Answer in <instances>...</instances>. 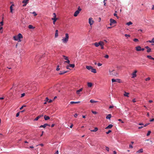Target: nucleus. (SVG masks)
I'll list each match as a JSON object with an SVG mask.
<instances>
[{
  "mask_svg": "<svg viewBox=\"0 0 154 154\" xmlns=\"http://www.w3.org/2000/svg\"><path fill=\"white\" fill-rule=\"evenodd\" d=\"M80 103V101H78V102H74V101H71L70 102V103L71 104H72L74 103Z\"/></svg>",
  "mask_w": 154,
  "mask_h": 154,
  "instance_id": "obj_23",
  "label": "nucleus"
},
{
  "mask_svg": "<svg viewBox=\"0 0 154 154\" xmlns=\"http://www.w3.org/2000/svg\"><path fill=\"white\" fill-rule=\"evenodd\" d=\"M129 94V93H128L125 92V93L124 94V95L125 96H126V97H129V96H128Z\"/></svg>",
  "mask_w": 154,
  "mask_h": 154,
  "instance_id": "obj_24",
  "label": "nucleus"
},
{
  "mask_svg": "<svg viewBox=\"0 0 154 154\" xmlns=\"http://www.w3.org/2000/svg\"><path fill=\"white\" fill-rule=\"evenodd\" d=\"M151 133V131H149L148 132V133L146 134V136H149L150 134Z\"/></svg>",
  "mask_w": 154,
  "mask_h": 154,
  "instance_id": "obj_35",
  "label": "nucleus"
},
{
  "mask_svg": "<svg viewBox=\"0 0 154 154\" xmlns=\"http://www.w3.org/2000/svg\"><path fill=\"white\" fill-rule=\"evenodd\" d=\"M25 106V105H23V106H22V107H21L20 108V110L22 109H23V107H24V106Z\"/></svg>",
  "mask_w": 154,
  "mask_h": 154,
  "instance_id": "obj_60",
  "label": "nucleus"
},
{
  "mask_svg": "<svg viewBox=\"0 0 154 154\" xmlns=\"http://www.w3.org/2000/svg\"><path fill=\"white\" fill-rule=\"evenodd\" d=\"M98 102L97 101H94V100H93L92 99H91L90 100V102L91 103H96V102Z\"/></svg>",
  "mask_w": 154,
  "mask_h": 154,
  "instance_id": "obj_30",
  "label": "nucleus"
},
{
  "mask_svg": "<svg viewBox=\"0 0 154 154\" xmlns=\"http://www.w3.org/2000/svg\"><path fill=\"white\" fill-rule=\"evenodd\" d=\"M112 82H118L119 83L121 82V80L119 79H112Z\"/></svg>",
  "mask_w": 154,
  "mask_h": 154,
  "instance_id": "obj_8",
  "label": "nucleus"
},
{
  "mask_svg": "<svg viewBox=\"0 0 154 154\" xmlns=\"http://www.w3.org/2000/svg\"><path fill=\"white\" fill-rule=\"evenodd\" d=\"M10 11L11 13L13 12V7L12 6H11L10 7Z\"/></svg>",
  "mask_w": 154,
  "mask_h": 154,
  "instance_id": "obj_37",
  "label": "nucleus"
},
{
  "mask_svg": "<svg viewBox=\"0 0 154 154\" xmlns=\"http://www.w3.org/2000/svg\"><path fill=\"white\" fill-rule=\"evenodd\" d=\"M104 57L106 58H108L109 57V56L108 55H106Z\"/></svg>",
  "mask_w": 154,
  "mask_h": 154,
  "instance_id": "obj_45",
  "label": "nucleus"
},
{
  "mask_svg": "<svg viewBox=\"0 0 154 154\" xmlns=\"http://www.w3.org/2000/svg\"><path fill=\"white\" fill-rule=\"evenodd\" d=\"M147 57L149 59L152 60H154V58L152 57L150 55H147Z\"/></svg>",
  "mask_w": 154,
  "mask_h": 154,
  "instance_id": "obj_25",
  "label": "nucleus"
},
{
  "mask_svg": "<svg viewBox=\"0 0 154 154\" xmlns=\"http://www.w3.org/2000/svg\"><path fill=\"white\" fill-rule=\"evenodd\" d=\"M51 19L53 20V23L55 24V23L57 20V18H52Z\"/></svg>",
  "mask_w": 154,
  "mask_h": 154,
  "instance_id": "obj_20",
  "label": "nucleus"
},
{
  "mask_svg": "<svg viewBox=\"0 0 154 154\" xmlns=\"http://www.w3.org/2000/svg\"><path fill=\"white\" fill-rule=\"evenodd\" d=\"M67 71H63V72H60L59 73V75H63L66 73Z\"/></svg>",
  "mask_w": 154,
  "mask_h": 154,
  "instance_id": "obj_22",
  "label": "nucleus"
},
{
  "mask_svg": "<svg viewBox=\"0 0 154 154\" xmlns=\"http://www.w3.org/2000/svg\"><path fill=\"white\" fill-rule=\"evenodd\" d=\"M132 101L134 103H135L136 102V101L135 100V99H134L133 100H132Z\"/></svg>",
  "mask_w": 154,
  "mask_h": 154,
  "instance_id": "obj_58",
  "label": "nucleus"
},
{
  "mask_svg": "<svg viewBox=\"0 0 154 154\" xmlns=\"http://www.w3.org/2000/svg\"><path fill=\"white\" fill-rule=\"evenodd\" d=\"M25 95V93H23L21 94V97H24Z\"/></svg>",
  "mask_w": 154,
  "mask_h": 154,
  "instance_id": "obj_50",
  "label": "nucleus"
},
{
  "mask_svg": "<svg viewBox=\"0 0 154 154\" xmlns=\"http://www.w3.org/2000/svg\"><path fill=\"white\" fill-rule=\"evenodd\" d=\"M125 35V37H130V35H128V34H126Z\"/></svg>",
  "mask_w": 154,
  "mask_h": 154,
  "instance_id": "obj_47",
  "label": "nucleus"
},
{
  "mask_svg": "<svg viewBox=\"0 0 154 154\" xmlns=\"http://www.w3.org/2000/svg\"><path fill=\"white\" fill-rule=\"evenodd\" d=\"M116 23V21L115 20H114L112 19H110V25H112V24H115Z\"/></svg>",
  "mask_w": 154,
  "mask_h": 154,
  "instance_id": "obj_7",
  "label": "nucleus"
},
{
  "mask_svg": "<svg viewBox=\"0 0 154 154\" xmlns=\"http://www.w3.org/2000/svg\"><path fill=\"white\" fill-rule=\"evenodd\" d=\"M99 43H100V46L104 45V43L103 42L100 41L99 42Z\"/></svg>",
  "mask_w": 154,
  "mask_h": 154,
  "instance_id": "obj_28",
  "label": "nucleus"
},
{
  "mask_svg": "<svg viewBox=\"0 0 154 154\" xmlns=\"http://www.w3.org/2000/svg\"><path fill=\"white\" fill-rule=\"evenodd\" d=\"M92 112L94 114H97V112L96 111H92Z\"/></svg>",
  "mask_w": 154,
  "mask_h": 154,
  "instance_id": "obj_43",
  "label": "nucleus"
},
{
  "mask_svg": "<svg viewBox=\"0 0 154 154\" xmlns=\"http://www.w3.org/2000/svg\"><path fill=\"white\" fill-rule=\"evenodd\" d=\"M60 66L59 65H58L57 66V68L56 69V70L57 71H59L60 69Z\"/></svg>",
  "mask_w": 154,
  "mask_h": 154,
  "instance_id": "obj_34",
  "label": "nucleus"
},
{
  "mask_svg": "<svg viewBox=\"0 0 154 154\" xmlns=\"http://www.w3.org/2000/svg\"><path fill=\"white\" fill-rule=\"evenodd\" d=\"M150 122H153L154 121V118L150 119Z\"/></svg>",
  "mask_w": 154,
  "mask_h": 154,
  "instance_id": "obj_57",
  "label": "nucleus"
},
{
  "mask_svg": "<svg viewBox=\"0 0 154 154\" xmlns=\"http://www.w3.org/2000/svg\"><path fill=\"white\" fill-rule=\"evenodd\" d=\"M132 24V22L131 21H130V22L127 23V25H128V26H129L130 25Z\"/></svg>",
  "mask_w": 154,
  "mask_h": 154,
  "instance_id": "obj_31",
  "label": "nucleus"
},
{
  "mask_svg": "<svg viewBox=\"0 0 154 154\" xmlns=\"http://www.w3.org/2000/svg\"><path fill=\"white\" fill-rule=\"evenodd\" d=\"M67 61H65V63H66L68 64H69L70 63L69 60L68 59V60H66Z\"/></svg>",
  "mask_w": 154,
  "mask_h": 154,
  "instance_id": "obj_41",
  "label": "nucleus"
},
{
  "mask_svg": "<svg viewBox=\"0 0 154 154\" xmlns=\"http://www.w3.org/2000/svg\"><path fill=\"white\" fill-rule=\"evenodd\" d=\"M58 30H56L55 31V38H57L58 37Z\"/></svg>",
  "mask_w": 154,
  "mask_h": 154,
  "instance_id": "obj_12",
  "label": "nucleus"
},
{
  "mask_svg": "<svg viewBox=\"0 0 154 154\" xmlns=\"http://www.w3.org/2000/svg\"><path fill=\"white\" fill-rule=\"evenodd\" d=\"M117 12V11H115V13L114 14V16H116V15H117V14L116 13Z\"/></svg>",
  "mask_w": 154,
  "mask_h": 154,
  "instance_id": "obj_54",
  "label": "nucleus"
},
{
  "mask_svg": "<svg viewBox=\"0 0 154 154\" xmlns=\"http://www.w3.org/2000/svg\"><path fill=\"white\" fill-rule=\"evenodd\" d=\"M98 128H95L93 130H91V132H96L98 130Z\"/></svg>",
  "mask_w": 154,
  "mask_h": 154,
  "instance_id": "obj_27",
  "label": "nucleus"
},
{
  "mask_svg": "<svg viewBox=\"0 0 154 154\" xmlns=\"http://www.w3.org/2000/svg\"><path fill=\"white\" fill-rule=\"evenodd\" d=\"M69 38V34L68 33L65 34V37L62 39V42L64 43H66L68 41Z\"/></svg>",
  "mask_w": 154,
  "mask_h": 154,
  "instance_id": "obj_2",
  "label": "nucleus"
},
{
  "mask_svg": "<svg viewBox=\"0 0 154 154\" xmlns=\"http://www.w3.org/2000/svg\"><path fill=\"white\" fill-rule=\"evenodd\" d=\"M43 115H40L38 116L37 117H36L34 119V121H37L38 120V119L40 118L43 117Z\"/></svg>",
  "mask_w": 154,
  "mask_h": 154,
  "instance_id": "obj_9",
  "label": "nucleus"
},
{
  "mask_svg": "<svg viewBox=\"0 0 154 154\" xmlns=\"http://www.w3.org/2000/svg\"><path fill=\"white\" fill-rule=\"evenodd\" d=\"M19 112H18L17 113V114H16V116L17 117L19 116Z\"/></svg>",
  "mask_w": 154,
  "mask_h": 154,
  "instance_id": "obj_56",
  "label": "nucleus"
},
{
  "mask_svg": "<svg viewBox=\"0 0 154 154\" xmlns=\"http://www.w3.org/2000/svg\"><path fill=\"white\" fill-rule=\"evenodd\" d=\"M113 106H109V109H111V108H113Z\"/></svg>",
  "mask_w": 154,
  "mask_h": 154,
  "instance_id": "obj_61",
  "label": "nucleus"
},
{
  "mask_svg": "<svg viewBox=\"0 0 154 154\" xmlns=\"http://www.w3.org/2000/svg\"><path fill=\"white\" fill-rule=\"evenodd\" d=\"M69 66L72 68H74L75 67L74 64H70L69 65Z\"/></svg>",
  "mask_w": 154,
  "mask_h": 154,
  "instance_id": "obj_33",
  "label": "nucleus"
},
{
  "mask_svg": "<svg viewBox=\"0 0 154 154\" xmlns=\"http://www.w3.org/2000/svg\"><path fill=\"white\" fill-rule=\"evenodd\" d=\"M150 78L149 77H148L146 79H145V80L146 81H148V80H150Z\"/></svg>",
  "mask_w": 154,
  "mask_h": 154,
  "instance_id": "obj_44",
  "label": "nucleus"
},
{
  "mask_svg": "<svg viewBox=\"0 0 154 154\" xmlns=\"http://www.w3.org/2000/svg\"><path fill=\"white\" fill-rule=\"evenodd\" d=\"M143 149H141L140 150H138L137 151V153H142L143 152Z\"/></svg>",
  "mask_w": 154,
  "mask_h": 154,
  "instance_id": "obj_21",
  "label": "nucleus"
},
{
  "mask_svg": "<svg viewBox=\"0 0 154 154\" xmlns=\"http://www.w3.org/2000/svg\"><path fill=\"white\" fill-rule=\"evenodd\" d=\"M152 43H154V38H153L152 39Z\"/></svg>",
  "mask_w": 154,
  "mask_h": 154,
  "instance_id": "obj_64",
  "label": "nucleus"
},
{
  "mask_svg": "<svg viewBox=\"0 0 154 154\" xmlns=\"http://www.w3.org/2000/svg\"><path fill=\"white\" fill-rule=\"evenodd\" d=\"M91 71L92 72H93L94 73H96L97 72L96 69L93 68L91 69Z\"/></svg>",
  "mask_w": 154,
  "mask_h": 154,
  "instance_id": "obj_18",
  "label": "nucleus"
},
{
  "mask_svg": "<svg viewBox=\"0 0 154 154\" xmlns=\"http://www.w3.org/2000/svg\"><path fill=\"white\" fill-rule=\"evenodd\" d=\"M111 117V114H108L106 117V119H110Z\"/></svg>",
  "mask_w": 154,
  "mask_h": 154,
  "instance_id": "obj_16",
  "label": "nucleus"
},
{
  "mask_svg": "<svg viewBox=\"0 0 154 154\" xmlns=\"http://www.w3.org/2000/svg\"><path fill=\"white\" fill-rule=\"evenodd\" d=\"M58 154V151L57 150L55 152V153L54 154Z\"/></svg>",
  "mask_w": 154,
  "mask_h": 154,
  "instance_id": "obj_63",
  "label": "nucleus"
},
{
  "mask_svg": "<svg viewBox=\"0 0 154 154\" xmlns=\"http://www.w3.org/2000/svg\"><path fill=\"white\" fill-rule=\"evenodd\" d=\"M32 13L34 14V16H36L37 15V14L35 11L33 12Z\"/></svg>",
  "mask_w": 154,
  "mask_h": 154,
  "instance_id": "obj_38",
  "label": "nucleus"
},
{
  "mask_svg": "<svg viewBox=\"0 0 154 154\" xmlns=\"http://www.w3.org/2000/svg\"><path fill=\"white\" fill-rule=\"evenodd\" d=\"M118 120L119 121H120L122 123H124V122L121 119H119Z\"/></svg>",
  "mask_w": 154,
  "mask_h": 154,
  "instance_id": "obj_48",
  "label": "nucleus"
},
{
  "mask_svg": "<svg viewBox=\"0 0 154 154\" xmlns=\"http://www.w3.org/2000/svg\"><path fill=\"white\" fill-rule=\"evenodd\" d=\"M29 0H23L22 1L23 3H28V1Z\"/></svg>",
  "mask_w": 154,
  "mask_h": 154,
  "instance_id": "obj_29",
  "label": "nucleus"
},
{
  "mask_svg": "<svg viewBox=\"0 0 154 154\" xmlns=\"http://www.w3.org/2000/svg\"><path fill=\"white\" fill-rule=\"evenodd\" d=\"M78 114L77 113L75 114L74 115V116L75 118H76Z\"/></svg>",
  "mask_w": 154,
  "mask_h": 154,
  "instance_id": "obj_53",
  "label": "nucleus"
},
{
  "mask_svg": "<svg viewBox=\"0 0 154 154\" xmlns=\"http://www.w3.org/2000/svg\"><path fill=\"white\" fill-rule=\"evenodd\" d=\"M82 10V9L80 8V7L79 6L78 7V10L75 11L74 13V16L76 17L80 13V12Z\"/></svg>",
  "mask_w": 154,
  "mask_h": 154,
  "instance_id": "obj_4",
  "label": "nucleus"
},
{
  "mask_svg": "<svg viewBox=\"0 0 154 154\" xmlns=\"http://www.w3.org/2000/svg\"><path fill=\"white\" fill-rule=\"evenodd\" d=\"M137 72V70H135L132 73L131 75H132V76L131 78H134L136 77V73Z\"/></svg>",
  "mask_w": 154,
  "mask_h": 154,
  "instance_id": "obj_5",
  "label": "nucleus"
},
{
  "mask_svg": "<svg viewBox=\"0 0 154 154\" xmlns=\"http://www.w3.org/2000/svg\"><path fill=\"white\" fill-rule=\"evenodd\" d=\"M23 38L22 35L21 33H19L17 35H16L14 36V38L15 40L17 41L18 42L21 41L20 38Z\"/></svg>",
  "mask_w": 154,
  "mask_h": 154,
  "instance_id": "obj_1",
  "label": "nucleus"
},
{
  "mask_svg": "<svg viewBox=\"0 0 154 154\" xmlns=\"http://www.w3.org/2000/svg\"><path fill=\"white\" fill-rule=\"evenodd\" d=\"M82 88L76 91V93L77 94H79V92L81 91H82Z\"/></svg>",
  "mask_w": 154,
  "mask_h": 154,
  "instance_id": "obj_26",
  "label": "nucleus"
},
{
  "mask_svg": "<svg viewBox=\"0 0 154 154\" xmlns=\"http://www.w3.org/2000/svg\"><path fill=\"white\" fill-rule=\"evenodd\" d=\"M86 68L88 70H91L92 68V67L91 66H86Z\"/></svg>",
  "mask_w": 154,
  "mask_h": 154,
  "instance_id": "obj_13",
  "label": "nucleus"
},
{
  "mask_svg": "<svg viewBox=\"0 0 154 154\" xmlns=\"http://www.w3.org/2000/svg\"><path fill=\"white\" fill-rule=\"evenodd\" d=\"M50 126V125L47 123H45L43 125H41L39 127V128H45V127H46L47 126Z\"/></svg>",
  "mask_w": 154,
  "mask_h": 154,
  "instance_id": "obj_10",
  "label": "nucleus"
},
{
  "mask_svg": "<svg viewBox=\"0 0 154 154\" xmlns=\"http://www.w3.org/2000/svg\"><path fill=\"white\" fill-rule=\"evenodd\" d=\"M87 85L89 87H91L93 85V84L91 82H88Z\"/></svg>",
  "mask_w": 154,
  "mask_h": 154,
  "instance_id": "obj_15",
  "label": "nucleus"
},
{
  "mask_svg": "<svg viewBox=\"0 0 154 154\" xmlns=\"http://www.w3.org/2000/svg\"><path fill=\"white\" fill-rule=\"evenodd\" d=\"M133 41L134 42H138L139 41L137 39V38H134L133 39Z\"/></svg>",
  "mask_w": 154,
  "mask_h": 154,
  "instance_id": "obj_39",
  "label": "nucleus"
},
{
  "mask_svg": "<svg viewBox=\"0 0 154 154\" xmlns=\"http://www.w3.org/2000/svg\"><path fill=\"white\" fill-rule=\"evenodd\" d=\"M111 132H112L111 130H109L108 131V132H106V134H109V133H110Z\"/></svg>",
  "mask_w": 154,
  "mask_h": 154,
  "instance_id": "obj_42",
  "label": "nucleus"
},
{
  "mask_svg": "<svg viewBox=\"0 0 154 154\" xmlns=\"http://www.w3.org/2000/svg\"><path fill=\"white\" fill-rule=\"evenodd\" d=\"M151 51V49L150 48H149L148 49H147V52H148V53H149Z\"/></svg>",
  "mask_w": 154,
  "mask_h": 154,
  "instance_id": "obj_40",
  "label": "nucleus"
},
{
  "mask_svg": "<svg viewBox=\"0 0 154 154\" xmlns=\"http://www.w3.org/2000/svg\"><path fill=\"white\" fill-rule=\"evenodd\" d=\"M28 28L30 29L33 28V26L31 25H29Z\"/></svg>",
  "mask_w": 154,
  "mask_h": 154,
  "instance_id": "obj_32",
  "label": "nucleus"
},
{
  "mask_svg": "<svg viewBox=\"0 0 154 154\" xmlns=\"http://www.w3.org/2000/svg\"><path fill=\"white\" fill-rule=\"evenodd\" d=\"M44 118L45 120H48L50 119V117L48 116H47L46 115H45L44 116Z\"/></svg>",
  "mask_w": 154,
  "mask_h": 154,
  "instance_id": "obj_14",
  "label": "nucleus"
},
{
  "mask_svg": "<svg viewBox=\"0 0 154 154\" xmlns=\"http://www.w3.org/2000/svg\"><path fill=\"white\" fill-rule=\"evenodd\" d=\"M129 148H133V146L132 145L130 144L129 145Z\"/></svg>",
  "mask_w": 154,
  "mask_h": 154,
  "instance_id": "obj_62",
  "label": "nucleus"
},
{
  "mask_svg": "<svg viewBox=\"0 0 154 154\" xmlns=\"http://www.w3.org/2000/svg\"><path fill=\"white\" fill-rule=\"evenodd\" d=\"M141 47L140 46H138L136 47V49L137 51H141Z\"/></svg>",
  "mask_w": 154,
  "mask_h": 154,
  "instance_id": "obj_11",
  "label": "nucleus"
},
{
  "mask_svg": "<svg viewBox=\"0 0 154 154\" xmlns=\"http://www.w3.org/2000/svg\"><path fill=\"white\" fill-rule=\"evenodd\" d=\"M53 16H54L53 18H56V14L55 13H54L53 14Z\"/></svg>",
  "mask_w": 154,
  "mask_h": 154,
  "instance_id": "obj_52",
  "label": "nucleus"
},
{
  "mask_svg": "<svg viewBox=\"0 0 154 154\" xmlns=\"http://www.w3.org/2000/svg\"><path fill=\"white\" fill-rule=\"evenodd\" d=\"M88 22L90 25L91 26L94 23V21L92 18H90L88 19Z\"/></svg>",
  "mask_w": 154,
  "mask_h": 154,
  "instance_id": "obj_6",
  "label": "nucleus"
},
{
  "mask_svg": "<svg viewBox=\"0 0 154 154\" xmlns=\"http://www.w3.org/2000/svg\"><path fill=\"white\" fill-rule=\"evenodd\" d=\"M0 24L1 25H0V27L1 26H2V25H3V21H1L0 23Z\"/></svg>",
  "mask_w": 154,
  "mask_h": 154,
  "instance_id": "obj_49",
  "label": "nucleus"
},
{
  "mask_svg": "<svg viewBox=\"0 0 154 154\" xmlns=\"http://www.w3.org/2000/svg\"><path fill=\"white\" fill-rule=\"evenodd\" d=\"M24 3V4L23 5V7H25V6H26V5H27V3Z\"/></svg>",
  "mask_w": 154,
  "mask_h": 154,
  "instance_id": "obj_59",
  "label": "nucleus"
},
{
  "mask_svg": "<svg viewBox=\"0 0 154 154\" xmlns=\"http://www.w3.org/2000/svg\"><path fill=\"white\" fill-rule=\"evenodd\" d=\"M113 126V125L112 124L109 125L106 128V129H110Z\"/></svg>",
  "mask_w": 154,
  "mask_h": 154,
  "instance_id": "obj_17",
  "label": "nucleus"
},
{
  "mask_svg": "<svg viewBox=\"0 0 154 154\" xmlns=\"http://www.w3.org/2000/svg\"><path fill=\"white\" fill-rule=\"evenodd\" d=\"M106 149L108 151H109V148L108 147H106Z\"/></svg>",
  "mask_w": 154,
  "mask_h": 154,
  "instance_id": "obj_46",
  "label": "nucleus"
},
{
  "mask_svg": "<svg viewBox=\"0 0 154 154\" xmlns=\"http://www.w3.org/2000/svg\"><path fill=\"white\" fill-rule=\"evenodd\" d=\"M109 74L114 76H116L118 75L117 72L114 69H110L109 70Z\"/></svg>",
  "mask_w": 154,
  "mask_h": 154,
  "instance_id": "obj_3",
  "label": "nucleus"
},
{
  "mask_svg": "<svg viewBox=\"0 0 154 154\" xmlns=\"http://www.w3.org/2000/svg\"><path fill=\"white\" fill-rule=\"evenodd\" d=\"M48 100H49V99L48 98V97H47L46 98V99L45 100V101H46V102H48Z\"/></svg>",
  "mask_w": 154,
  "mask_h": 154,
  "instance_id": "obj_51",
  "label": "nucleus"
},
{
  "mask_svg": "<svg viewBox=\"0 0 154 154\" xmlns=\"http://www.w3.org/2000/svg\"><path fill=\"white\" fill-rule=\"evenodd\" d=\"M63 57L64 58V59L65 60H68V57H66L65 55H63Z\"/></svg>",
  "mask_w": 154,
  "mask_h": 154,
  "instance_id": "obj_36",
  "label": "nucleus"
},
{
  "mask_svg": "<svg viewBox=\"0 0 154 154\" xmlns=\"http://www.w3.org/2000/svg\"><path fill=\"white\" fill-rule=\"evenodd\" d=\"M94 44L96 47H97L100 45L99 42L98 43L95 42Z\"/></svg>",
  "mask_w": 154,
  "mask_h": 154,
  "instance_id": "obj_19",
  "label": "nucleus"
},
{
  "mask_svg": "<svg viewBox=\"0 0 154 154\" xmlns=\"http://www.w3.org/2000/svg\"><path fill=\"white\" fill-rule=\"evenodd\" d=\"M97 65H98V66H101L102 65V64L100 63H98V64H97Z\"/></svg>",
  "mask_w": 154,
  "mask_h": 154,
  "instance_id": "obj_55",
  "label": "nucleus"
}]
</instances>
